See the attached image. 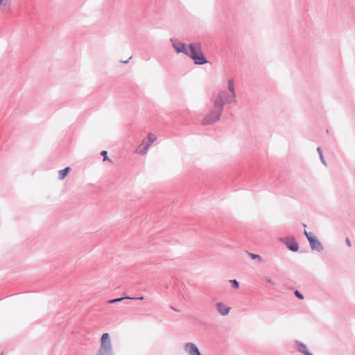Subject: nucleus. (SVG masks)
Returning a JSON list of instances; mask_svg holds the SVG:
<instances>
[{
    "mask_svg": "<svg viewBox=\"0 0 355 355\" xmlns=\"http://www.w3.org/2000/svg\"><path fill=\"white\" fill-rule=\"evenodd\" d=\"M96 355H114L112 340L108 333L102 335Z\"/></svg>",
    "mask_w": 355,
    "mask_h": 355,
    "instance_id": "2",
    "label": "nucleus"
},
{
    "mask_svg": "<svg viewBox=\"0 0 355 355\" xmlns=\"http://www.w3.org/2000/svg\"><path fill=\"white\" fill-rule=\"evenodd\" d=\"M151 146L146 139H144L141 144L135 150V153L139 155H144L147 153L149 147Z\"/></svg>",
    "mask_w": 355,
    "mask_h": 355,
    "instance_id": "8",
    "label": "nucleus"
},
{
    "mask_svg": "<svg viewBox=\"0 0 355 355\" xmlns=\"http://www.w3.org/2000/svg\"><path fill=\"white\" fill-rule=\"evenodd\" d=\"M230 282L234 288H239V283L236 279H231L230 280Z\"/></svg>",
    "mask_w": 355,
    "mask_h": 355,
    "instance_id": "17",
    "label": "nucleus"
},
{
    "mask_svg": "<svg viewBox=\"0 0 355 355\" xmlns=\"http://www.w3.org/2000/svg\"><path fill=\"white\" fill-rule=\"evenodd\" d=\"M216 308L218 313L223 316L228 315L231 309L230 307L226 306L223 302H217L216 304Z\"/></svg>",
    "mask_w": 355,
    "mask_h": 355,
    "instance_id": "9",
    "label": "nucleus"
},
{
    "mask_svg": "<svg viewBox=\"0 0 355 355\" xmlns=\"http://www.w3.org/2000/svg\"><path fill=\"white\" fill-rule=\"evenodd\" d=\"M295 344L299 352L303 354L304 355H313L311 352H309L306 346L304 343L300 341H295Z\"/></svg>",
    "mask_w": 355,
    "mask_h": 355,
    "instance_id": "10",
    "label": "nucleus"
},
{
    "mask_svg": "<svg viewBox=\"0 0 355 355\" xmlns=\"http://www.w3.org/2000/svg\"><path fill=\"white\" fill-rule=\"evenodd\" d=\"M4 5V3L2 1V0H0V5Z\"/></svg>",
    "mask_w": 355,
    "mask_h": 355,
    "instance_id": "25",
    "label": "nucleus"
},
{
    "mask_svg": "<svg viewBox=\"0 0 355 355\" xmlns=\"http://www.w3.org/2000/svg\"><path fill=\"white\" fill-rule=\"evenodd\" d=\"M170 41L177 53H183L185 55L187 53L188 47L185 43L174 38H171Z\"/></svg>",
    "mask_w": 355,
    "mask_h": 355,
    "instance_id": "6",
    "label": "nucleus"
},
{
    "mask_svg": "<svg viewBox=\"0 0 355 355\" xmlns=\"http://www.w3.org/2000/svg\"><path fill=\"white\" fill-rule=\"evenodd\" d=\"M128 297H120V298H116V299H114V300H109L107 302L109 304H113V303H116V302H121L125 299H127Z\"/></svg>",
    "mask_w": 355,
    "mask_h": 355,
    "instance_id": "16",
    "label": "nucleus"
},
{
    "mask_svg": "<svg viewBox=\"0 0 355 355\" xmlns=\"http://www.w3.org/2000/svg\"><path fill=\"white\" fill-rule=\"evenodd\" d=\"M147 138H148V141H147L148 143H149L151 145L157 139L156 135L153 133H148Z\"/></svg>",
    "mask_w": 355,
    "mask_h": 355,
    "instance_id": "14",
    "label": "nucleus"
},
{
    "mask_svg": "<svg viewBox=\"0 0 355 355\" xmlns=\"http://www.w3.org/2000/svg\"><path fill=\"white\" fill-rule=\"evenodd\" d=\"M263 279H264V281H265L267 284H270V285H272V286H275V282L273 279H271L270 277H268V276H265V277H263Z\"/></svg>",
    "mask_w": 355,
    "mask_h": 355,
    "instance_id": "15",
    "label": "nucleus"
},
{
    "mask_svg": "<svg viewBox=\"0 0 355 355\" xmlns=\"http://www.w3.org/2000/svg\"><path fill=\"white\" fill-rule=\"evenodd\" d=\"M214 103L218 106L221 107L223 110L224 105L226 104L236 103V96L234 94H230L226 90H220L218 92L217 95L214 99Z\"/></svg>",
    "mask_w": 355,
    "mask_h": 355,
    "instance_id": "3",
    "label": "nucleus"
},
{
    "mask_svg": "<svg viewBox=\"0 0 355 355\" xmlns=\"http://www.w3.org/2000/svg\"><path fill=\"white\" fill-rule=\"evenodd\" d=\"M309 242L312 250L322 252L324 250L322 243L315 236L313 238H309Z\"/></svg>",
    "mask_w": 355,
    "mask_h": 355,
    "instance_id": "7",
    "label": "nucleus"
},
{
    "mask_svg": "<svg viewBox=\"0 0 355 355\" xmlns=\"http://www.w3.org/2000/svg\"><path fill=\"white\" fill-rule=\"evenodd\" d=\"M223 110L221 107L214 103V106L209 112L205 116L202 120L203 125H211L218 121L221 116Z\"/></svg>",
    "mask_w": 355,
    "mask_h": 355,
    "instance_id": "4",
    "label": "nucleus"
},
{
    "mask_svg": "<svg viewBox=\"0 0 355 355\" xmlns=\"http://www.w3.org/2000/svg\"><path fill=\"white\" fill-rule=\"evenodd\" d=\"M304 234L306 236V239L309 240V238H313L314 236L312 235L311 233L308 232L306 230L304 231Z\"/></svg>",
    "mask_w": 355,
    "mask_h": 355,
    "instance_id": "21",
    "label": "nucleus"
},
{
    "mask_svg": "<svg viewBox=\"0 0 355 355\" xmlns=\"http://www.w3.org/2000/svg\"><path fill=\"white\" fill-rule=\"evenodd\" d=\"M317 152L319 154V157H320V159L321 161V162L322 163V164L325 166H327V162L326 160L324 159V157L323 156V153H322V150L320 147H318L317 148Z\"/></svg>",
    "mask_w": 355,
    "mask_h": 355,
    "instance_id": "13",
    "label": "nucleus"
},
{
    "mask_svg": "<svg viewBox=\"0 0 355 355\" xmlns=\"http://www.w3.org/2000/svg\"><path fill=\"white\" fill-rule=\"evenodd\" d=\"M101 155L103 156V161L108 160V161L111 162V160L108 158V157L107 155V151L106 150L101 151Z\"/></svg>",
    "mask_w": 355,
    "mask_h": 355,
    "instance_id": "18",
    "label": "nucleus"
},
{
    "mask_svg": "<svg viewBox=\"0 0 355 355\" xmlns=\"http://www.w3.org/2000/svg\"><path fill=\"white\" fill-rule=\"evenodd\" d=\"M70 171H71L70 167H67L62 170L59 171V172H58L59 179L64 180Z\"/></svg>",
    "mask_w": 355,
    "mask_h": 355,
    "instance_id": "12",
    "label": "nucleus"
},
{
    "mask_svg": "<svg viewBox=\"0 0 355 355\" xmlns=\"http://www.w3.org/2000/svg\"><path fill=\"white\" fill-rule=\"evenodd\" d=\"M345 243H346V244H347V245L348 247H349V248H350V247L352 246L351 241H350V239H349L348 237H347V238L345 239Z\"/></svg>",
    "mask_w": 355,
    "mask_h": 355,
    "instance_id": "22",
    "label": "nucleus"
},
{
    "mask_svg": "<svg viewBox=\"0 0 355 355\" xmlns=\"http://www.w3.org/2000/svg\"><path fill=\"white\" fill-rule=\"evenodd\" d=\"M127 299H130V300H144V297H128Z\"/></svg>",
    "mask_w": 355,
    "mask_h": 355,
    "instance_id": "23",
    "label": "nucleus"
},
{
    "mask_svg": "<svg viewBox=\"0 0 355 355\" xmlns=\"http://www.w3.org/2000/svg\"><path fill=\"white\" fill-rule=\"evenodd\" d=\"M294 293H295V295L300 300L304 299L303 295L300 292H299L297 290H296Z\"/></svg>",
    "mask_w": 355,
    "mask_h": 355,
    "instance_id": "19",
    "label": "nucleus"
},
{
    "mask_svg": "<svg viewBox=\"0 0 355 355\" xmlns=\"http://www.w3.org/2000/svg\"><path fill=\"white\" fill-rule=\"evenodd\" d=\"M227 88H228V90H229L228 92L230 94H234V96L236 97L235 87H234V83L233 79H230L228 80Z\"/></svg>",
    "mask_w": 355,
    "mask_h": 355,
    "instance_id": "11",
    "label": "nucleus"
},
{
    "mask_svg": "<svg viewBox=\"0 0 355 355\" xmlns=\"http://www.w3.org/2000/svg\"><path fill=\"white\" fill-rule=\"evenodd\" d=\"M249 256H250L252 259H258L259 260H261V257H260L259 254H252V253H249Z\"/></svg>",
    "mask_w": 355,
    "mask_h": 355,
    "instance_id": "20",
    "label": "nucleus"
},
{
    "mask_svg": "<svg viewBox=\"0 0 355 355\" xmlns=\"http://www.w3.org/2000/svg\"><path fill=\"white\" fill-rule=\"evenodd\" d=\"M8 0H2V1L4 3V5H6V3Z\"/></svg>",
    "mask_w": 355,
    "mask_h": 355,
    "instance_id": "24",
    "label": "nucleus"
},
{
    "mask_svg": "<svg viewBox=\"0 0 355 355\" xmlns=\"http://www.w3.org/2000/svg\"><path fill=\"white\" fill-rule=\"evenodd\" d=\"M187 56L193 60L196 64L201 65L208 62L203 55L200 43H191L187 49Z\"/></svg>",
    "mask_w": 355,
    "mask_h": 355,
    "instance_id": "1",
    "label": "nucleus"
},
{
    "mask_svg": "<svg viewBox=\"0 0 355 355\" xmlns=\"http://www.w3.org/2000/svg\"><path fill=\"white\" fill-rule=\"evenodd\" d=\"M279 241L283 243L292 252H297L299 250V245L293 236L286 238H279Z\"/></svg>",
    "mask_w": 355,
    "mask_h": 355,
    "instance_id": "5",
    "label": "nucleus"
}]
</instances>
